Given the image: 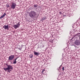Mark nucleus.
Here are the masks:
<instances>
[{"instance_id": "nucleus-1", "label": "nucleus", "mask_w": 80, "mask_h": 80, "mask_svg": "<svg viewBox=\"0 0 80 80\" xmlns=\"http://www.w3.org/2000/svg\"><path fill=\"white\" fill-rule=\"evenodd\" d=\"M36 15H37V13L33 11H32L29 13V16L32 18H34Z\"/></svg>"}, {"instance_id": "nucleus-2", "label": "nucleus", "mask_w": 80, "mask_h": 80, "mask_svg": "<svg viewBox=\"0 0 80 80\" xmlns=\"http://www.w3.org/2000/svg\"><path fill=\"white\" fill-rule=\"evenodd\" d=\"M4 70L5 71H7V70H10V69L12 70L13 69V67L10 65H8V67L6 68H3Z\"/></svg>"}, {"instance_id": "nucleus-3", "label": "nucleus", "mask_w": 80, "mask_h": 80, "mask_svg": "<svg viewBox=\"0 0 80 80\" xmlns=\"http://www.w3.org/2000/svg\"><path fill=\"white\" fill-rule=\"evenodd\" d=\"M16 6H17V4L15 3H13L11 5V8L12 9H15V7H16Z\"/></svg>"}, {"instance_id": "nucleus-4", "label": "nucleus", "mask_w": 80, "mask_h": 80, "mask_svg": "<svg viewBox=\"0 0 80 80\" xmlns=\"http://www.w3.org/2000/svg\"><path fill=\"white\" fill-rule=\"evenodd\" d=\"M14 58V55H11L10 56H9L8 58V60H12Z\"/></svg>"}, {"instance_id": "nucleus-5", "label": "nucleus", "mask_w": 80, "mask_h": 80, "mask_svg": "<svg viewBox=\"0 0 80 80\" xmlns=\"http://www.w3.org/2000/svg\"><path fill=\"white\" fill-rule=\"evenodd\" d=\"M19 26H20V22H18L17 25H14L13 27L15 28V29H16V28L19 27Z\"/></svg>"}, {"instance_id": "nucleus-6", "label": "nucleus", "mask_w": 80, "mask_h": 80, "mask_svg": "<svg viewBox=\"0 0 80 80\" xmlns=\"http://www.w3.org/2000/svg\"><path fill=\"white\" fill-rule=\"evenodd\" d=\"M75 44L77 45H80V41L78 40H76L75 42Z\"/></svg>"}, {"instance_id": "nucleus-7", "label": "nucleus", "mask_w": 80, "mask_h": 80, "mask_svg": "<svg viewBox=\"0 0 80 80\" xmlns=\"http://www.w3.org/2000/svg\"><path fill=\"white\" fill-rule=\"evenodd\" d=\"M3 28H4V30L6 29H8V25H7V26L5 25L3 26Z\"/></svg>"}, {"instance_id": "nucleus-8", "label": "nucleus", "mask_w": 80, "mask_h": 80, "mask_svg": "<svg viewBox=\"0 0 80 80\" xmlns=\"http://www.w3.org/2000/svg\"><path fill=\"white\" fill-rule=\"evenodd\" d=\"M34 54L35 55H36V56H38L39 55H40V53L38 52H34Z\"/></svg>"}, {"instance_id": "nucleus-9", "label": "nucleus", "mask_w": 80, "mask_h": 80, "mask_svg": "<svg viewBox=\"0 0 80 80\" xmlns=\"http://www.w3.org/2000/svg\"><path fill=\"white\" fill-rule=\"evenodd\" d=\"M6 15V13H4V14L0 17V19L2 18H3V17H5V16Z\"/></svg>"}, {"instance_id": "nucleus-10", "label": "nucleus", "mask_w": 80, "mask_h": 80, "mask_svg": "<svg viewBox=\"0 0 80 80\" xmlns=\"http://www.w3.org/2000/svg\"><path fill=\"white\" fill-rule=\"evenodd\" d=\"M46 19H47V18H46V17H42V20H46Z\"/></svg>"}, {"instance_id": "nucleus-11", "label": "nucleus", "mask_w": 80, "mask_h": 80, "mask_svg": "<svg viewBox=\"0 0 80 80\" xmlns=\"http://www.w3.org/2000/svg\"><path fill=\"white\" fill-rule=\"evenodd\" d=\"M29 57L31 58H32L33 57V54H30L29 56Z\"/></svg>"}, {"instance_id": "nucleus-12", "label": "nucleus", "mask_w": 80, "mask_h": 80, "mask_svg": "<svg viewBox=\"0 0 80 80\" xmlns=\"http://www.w3.org/2000/svg\"><path fill=\"white\" fill-rule=\"evenodd\" d=\"M6 7L7 8H8V7H10V6L9 5V4H7L6 5Z\"/></svg>"}, {"instance_id": "nucleus-13", "label": "nucleus", "mask_w": 80, "mask_h": 80, "mask_svg": "<svg viewBox=\"0 0 80 80\" xmlns=\"http://www.w3.org/2000/svg\"><path fill=\"white\" fill-rule=\"evenodd\" d=\"M34 7H38V5L34 4L33 6Z\"/></svg>"}, {"instance_id": "nucleus-14", "label": "nucleus", "mask_w": 80, "mask_h": 80, "mask_svg": "<svg viewBox=\"0 0 80 80\" xmlns=\"http://www.w3.org/2000/svg\"><path fill=\"white\" fill-rule=\"evenodd\" d=\"M17 63V61H16V60H15V61H13V64H15Z\"/></svg>"}, {"instance_id": "nucleus-15", "label": "nucleus", "mask_w": 80, "mask_h": 80, "mask_svg": "<svg viewBox=\"0 0 80 80\" xmlns=\"http://www.w3.org/2000/svg\"><path fill=\"white\" fill-rule=\"evenodd\" d=\"M64 67H63L62 68V71H64Z\"/></svg>"}, {"instance_id": "nucleus-16", "label": "nucleus", "mask_w": 80, "mask_h": 80, "mask_svg": "<svg viewBox=\"0 0 80 80\" xmlns=\"http://www.w3.org/2000/svg\"><path fill=\"white\" fill-rule=\"evenodd\" d=\"M44 71H45L44 69L42 70V73H43V72H44Z\"/></svg>"}, {"instance_id": "nucleus-17", "label": "nucleus", "mask_w": 80, "mask_h": 80, "mask_svg": "<svg viewBox=\"0 0 80 80\" xmlns=\"http://www.w3.org/2000/svg\"><path fill=\"white\" fill-rule=\"evenodd\" d=\"M18 57H17V58H15V60L16 61V60H17V59H18Z\"/></svg>"}, {"instance_id": "nucleus-18", "label": "nucleus", "mask_w": 80, "mask_h": 80, "mask_svg": "<svg viewBox=\"0 0 80 80\" xmlns=\"http://www.w3.org/2000/svg\"><path fill=\"white\" fill-rule=\"evenodd\" d=\"M5 65H6V66H7V67H8V64H5Z\"/></svg>"}, {"instance_id": "nucleus-19", "label": "nucleus", "mask_w": 80, "mask_h": 80, "mask_svg": "<svg viewBox=\"0 0 80 80\" xmlns=\"http://www.w3.org/2000/svg\"><path fill=\"white\" fill-rule=\"evenodd\" d=\"M59 13L60 14V15H61V14H62V12H60Z\"/></svg>"}, {"instance_id": "nucleus-20", "label": "nucleus", "mask_w": 80, "mask_h": 80, "mask_svg": "<svg viewBox=\"0 0 80 80\" xmlns=\"http://www.w3.org/2000/svg\"><path fill=\"white\" fill-rule=\"evenodd\" d=\"M18 49H19L20 50H22V48H18Z\"/></svg>"}, {"instance_id": "nucleus-21", "label": "nucleus", "mask_w": 80, "mask_h": 80, "mask_svg": "<svg viewBox=\"0 0 80 80\" xmlns=\"http://www.w3.org/2000/svg\"><path fill=\"white\" fill-rule=\"evenodd\" d=\"M72 39H73V38H72V39L71 40H72Z\"/></svg>"}, {"instance_id": "nucleus-22", "label": "nucleus", "mask_w": 80, "mask_h": 80, "mask_svg": "<svg viewBox=\"0 0 80 80\" xmlns=\"http://www.w3.org/2000/svg\"><path fill=\"white\" fill-rule=\"evenodd\" d=\"M75 47V45H73Z\"/></svg>"}]
</instances>
